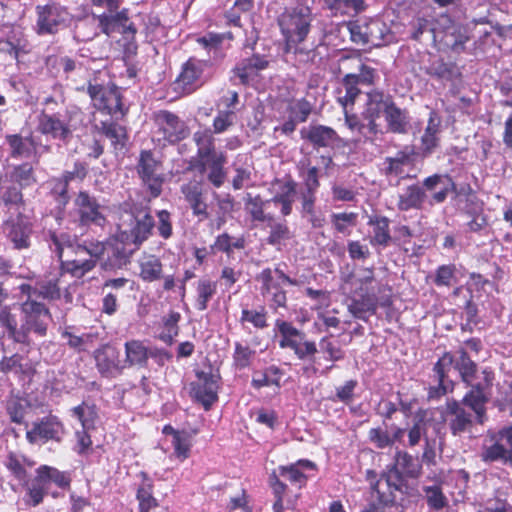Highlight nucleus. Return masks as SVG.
I'll return each instance as SVG.
<instances>
[{
    "label": "nucleus",
    "mask_w": 512,
    "mask_h": 512,
    "mask_svg": "<svg viewBox=\"0 0 512 512\" xmlns=\"http://www.w3.org/2000/svg\"><path fill=\"white\" fill-rule=\"evenodd\" d=\"M452 366L465 385H471L473 381L477 380L478 365L471 359L465 348L460 347L456 351V356L445 352L433 366L431 378L436 384L428 387V400H439L454 390V382L448 377Z\"/></svg>",
    "instance_id": "obj_1"
},
{
    "label": "nucleus",
    "mask_w": 512,
    "mask_h": 512,
    "mask_svg": "<svg viewBox=\"0 0 512 512\" xmlns=\"http://www.w3.org/2000/svg\"><path fill=\"white\" fill-rule=\"evenodd\" d=\"M193 140L197 146L194 167L205 175L213 187L220 188L227 178L226 153L216 150L215 138L210 129L196 131Z\"/></svg>",
    "instance_id": "obj_2"
},
{
    "label": "nucleus",
    "mask_w": 512,
    "mask_h": 512,
    "mask_svg": "<svg viewBox=\"0 0 512 512\" xmlns=\"http://www.w3.org/2000/svg\"><path fill=\"white\" fill-rule=\"evenodd\" d=\"M77 253H89L98 257L101 261V268L105 271H115L122 269L128 263L136 248L131 245L119 233L108 238L106 241L84 240L81 246H78Z\"/></svg>",
    "instance_id": "obj_3"
},
{
    "label": "nucleus",
    "mask_w": 512,
    "mask_h": 512,
    "mask_svg": "<svg viewBox=\"0 0 512 512\" xmlns=\"http://www.w3.org/2000/svg\"><path fill=\"white\" fill-rule=\"evenodd\" d=\"M50 320V310L44 303L23 301L20 304V326L17 328L16 343L30 346L31 334L40 338L45 337Z\"/></svg>",
    "instance_id": "obj_4"
},
{
    "label": "nucleus",
    "mask_w": 512,
    "mask_h": 512,
    "mask_svg": "<svg viewBox=\"0 0 512 512\" xmlns=\"http://www.w3.org/2000/svg\"><path fill=\"white\" fill-rule=\"evenodd\" d=\"M313 21L312 8L304 3L285 8L278 17V25L285 43L311 39Z\"/></svg>",
    "instance_id": "obj_5"
},
{
    "label": "nucleus",
    "mask_w": 512,
    "mask_h": 512,
    "mask_svg": "<svg viewBox=\"0 0 512 512\" xmlns=\"http://www.w3.org/2000/svg\"><path fill=\"white\" fill-rule=\"evenodd\" d=\"M118 227V233L137 249L150 236L154 227V219L142 209L126 212Z\"/></svg>",
    "instance_id": "obj_6"
},
{
    "label": "nucleus",
    "mask_w": 512,
    "mask_h": 512,
    "mask_svg": "<svg viewBox=\"0 0 512 512\" xmlns=\"http://www.w3.org/2000/svg\"><path fill=\"white\" fill-rule=\"evenodd\" d=\"M487 437L492 443L482 447L481 460L485 463L501 462L512 468V424L498 431H488Z\"/></svg>",
    "instance_id": "obj_7"
},
{
    "label": "nucleus",
    "mask_w": 512,
    "mask_h": 512,
    "mask_svg": "<svg viewBox=\"0 0 512 512\" xmlns=\"http://www.w3.org/2000/svg\"><path fill=\"white\" fill-rule=\"evenodd\" d=\"M36 16L34 29L39 36L56 34L66 28L71 20L68 9L55 2L36 6Z\"/></svg>",
    "instance_id": "obj_8"
},
{
    "label": "nucleus",
    "mask_w": 512,
    "mask_h": 512,
    "mask_svg": "<svg viewBox=\"0 0 512 512\" xmlns=\"http://www.w3.org/2000/svg\"><path fill=\"white\" fill-rule=\"evenodd\" d=\"M87 93L96 109L116 120L123 118L128 108L122 103L121 92L117 87L107 89L99 84L89 83Z\"/></svg>",
    "instance_id": "obj_9"
},
{
    "label": "nucleus",
    "mask_w": 512,
    "mask_h": 512,
    "mask_svg": "<svg viewBox=\"0 0 512 512\" xmlns=\"http://www.w3.org/2000/svg\"><path fill=\"white\" fill-rule=\"evenodd\" d=\"M64 220V211L62 209L51 212L43 217L44 230H46V241L49 248L53 251L59 260L63 257L64 248L71 251L75 247V239L69 233L60 232L58 229L61 227Z\"/></svg>",
    "instance_id": "obj_10"
},
{
    "label": "nucleus",
    "mask_w": 512,
    "mask_h": 512,
    "mask_svg": "<svg viewBox=\"0 0 512 512\" xmlns=\"http://www.w3.org/2000/svg\"><path fill=\"white\" fill-rule=\"evenodd\" d=\"M153 120L156 126V135L158 140H163L170 144H175L189 135V128L183 120L176 114L159 110L153 114Z\"/></svg>",
    "instance_id": "obj_11"
},
{
    "label": "nucleus",
    "mask_w": 512,
    "mask_h": 512,
    "mask_svg": "<svg viewBox=\"0 0 512 512\" xmlns=\"http://www.w3.org/2000/svg\"><path fill=\"white\" fill-rule=\"evenodd\" d=\"M423 184L429 192H433L440 187L439 191L431 195V204L443 203L449 193H454L457 197H468L472 194L473 190L469 184L456 185L453 179L448 174H433L423 180Z\"/></svg>",
    "instance_id": "obj_12"
},
{
    "label": "nucleus",
    "mask_w": 512,
    "mask_h": 512,
    "mask_svg": "<svg viewBox=\"0 0 512 512\" xmlns=\"http://www.w3.org/2000/svg\"><path fill=\"white\" fill-rule=\"evenodd\" d=\"M443 420L453 436H462L472 430L475 415L467 411L456 399H449L442 413Z\"/></svg>",
    "instance_id": "obj_13"
},
{
    "label": "nucleus",
    "mask_w": 512,
    "mask_h": 512,
    "mask_svg": "<svg viewBox=\"0 0 512 512\" xmlns=\"http://www.w3.org/2000/svg\"><path fill=\"white\" fill-rule=\"evenodd\" d=\"M2 231L17 250L28 249L31 245L32 223L23 213L10 215L2 223Z\"/></svg>",
    "instance_id": "obj_14"
},
{
    "label": "nucleus",
    "mask_w": 512,
    "mask_h": 512,
    "mask_svg": "<svg viewBox=\"0 0 512 512\" xmlns=\"http://www.w3.org/2000/svg\"><path fill=\"white\" fill-rule=\"evenodd\" d=\"M64 433V426L58 417L48 415L33 422L32 428L26 432V439L30 444H45L48 441L60 442Z\"/></svg>",
    "instance_id": "obj_15"
},
{
    "label": "nucleus",
    "mask_w": 512,
    "mask_h": 512,
    "mask_svg": "<svg viewBox=\"0 0 512 512\" xmlns=\"http://www.w3.org/2000/svg\"><path fill=\"white\" fill-rule=\"evenodd\" d=\"M93 357L98 372L104 378H116L126 368V362L121 359L120 350L111 344H104L97 348Z\"/></svg>",
    "instance_id": "obj_16"
},
{
    "label": "nucleus",
    "mask_w": 512,
    "mask_h": 512,
    "mask_svg": "<svg viewBox=\"0 0 512 512\" xmlns=\"http://www.w3.org/2000/svg\"><path fill=\"white\" fill-rule=\"evenodd\" d=\"M160 162L155 159L151 150H142L136 166L137 173L146 184L153 197H158L162 191L163 177L159 173Z\"/></svg>",
    "instance_id": "obj_17"
},
{
    "label": "nucleus",
    "mask_w": 512,
    "mask_h": 512,
    "mask_svg": "<svg viewBox=\"0 0 512 512\" xmlns=\"http://www.w3.org/2000/svg\"><path fill=\"white\" fill-rule=\"evenodd\" d=\"M98 20L101 32L107 36L114 32H121L127 39H134L137 28L134 23L129 21L128 9H122L116 12H105L100 15L93 14Z\"/></svg>",
    "instance_id": "obj_18"
},
{
    "label": "nucleus",
    "mask_w": 512,
    "mask_h": 512,
    "mask_svg": "<svg viewBox=\"0 0 512 512\" xmlns=\"http://www.w3.org/2000/svg\"><path fill=\"white\" fill-rule=\"evenodd\" d=\"M197 381L191 383V395L207 411L218 400V377L212 373L198 371Z\"/></svg>",
    "instance_id": "obj_19"
},
{
    "label": "nucleus",
    "mask_w": 512,
    "mask_h": 512,
    "mask_svg": "<svg viewBox=\"0 0 512 512\" xmlns=\"http://www.w3.org/2000/svg\"><path fill=\"white\" fill-rule=\"evenodd\" d=\"M76 213L79 223L83 226L91 224L103 226L106 218L96 198L86 191H80L75 199Z\"/></svg>",
    "instance_id": "obj_20"
},
{
    "label": "nucleus",
    "mask_w": 512,
    "mask_h": 512,
    "mask_svg": "<svg viewBox=\"0 0 512 512\" xmlns=\"http://www.w3.org/2000/svg\"><path fill=\"white\" fill-rule=\"evenodd\" d=\"M300 135L314 148H335L342 144L341 137L332 127L321 124H310L303 127L300 130Z\"/></svg>",
    "instance_id": "obj_21"
},
{
    "label": "nucleus",
    "mask_w": 512,
    "mask_h": 512,
    "mask_svg": "<svg viewBox=\"0 0 512 512\" xmlns=\"http://www.w3.org/2000/svg\"><path fill=\"white\" fill-rule=\"evenodd\" d=\"M417 153L414 146L406 145L401 150L397 151L394 156H389L384 159V174L386 176H400L401 178H414L409 174H405L406 167L414 166Z\"/></svg>",
    "instance_id": "obj_22"
},
{
    "label": "nucleus",
    "mask_w": 512,
    "mask_h": 512,
    "mask_svg": "<svg viewBox=\"0 0 512 512\" xmlns=\"http://www.w3.org/2000/svg\"><path fill=\"white\" fill-rule=\"evenodd\" d=\"M291 349L298 359L308 361L302 368L303 373L308 377H313L318 374L325 376L333 368V365H330L320 370V362L316 357L318 349L314 341L300 340Z\"/></svg>",
    "instance_id": "obj_23"
},
{
    "label": "nucleus",
    "mask_w": 512,
    "mask_h": 512,
    "mask_svg": "<svg viewBox=\"0 0 512 512\" xmlns=\"http://www.w3.org/2000/svg\"><path fill=\"white\" fill-rule=\"evenodd\" d=\"M347 26L350 32V38L356 44H375V41L381 38L380 35H378V33H381V24L377 20L366 18L357 19L350 21Z\"/></svg>",
    "instance_id": "obj_24"
},
{
    "label": "nucleus",
    "mask_w": 512,
    "mask_h": 512,
    "mask_svg": "<svg viewBox=\"0 0 512 512\" xmlns=\"http://www.w3.org/2000/svg\"><path fill=\"white\" fill-rule=\"evenodd\" d=\"M82 244L83 242L76 243L75 247H73L71 252L74 254V258L60 260V268L62 272L68 273L75 278L84 277L87 273L92 271L99 262L98 257L89 255V253H77L76 248Z\"/></svg>",
    "instance_id": "obj_25"
},
{
    "label": "nucleus",
    "mask_w": 512,
    "mask_h": 512,
    "mask_svg": "<svg viewBox=\"0 0 512 512\" xmlns=\"http://www.w3.org/2000/svg\"><path fill=\"white\" fill-rule=\"evenodd\" d=\"M180 191L192 210V214L203 221L209 218L208 206L204 200L203 186L198 181L184 183Z\"/></svg>",
    "instance_id": "obj_26"
},
{
    "label": "nucleus",
    "mask_w": 512,
    "mask_h": 512,
    "mask_svg": "<svg viewBox=\"0 0 512 512\" xmlns=\"http://www.w3.org/2000/svg\"><path fill=\"white\" fill-rule=\"evenodd\" d=\"M268 65L269 60L266 56L254 53L250 57L241 59L233 68V73L239 79L240 84L247 85Z\"/></svg>",
    "instance_id": "obj_27"
},
{
    "label": "nucleus",
    "mask_w": 512,
    "mask_h": 512,
    "mask_svg": "<svg viewBox=\"0 0 512 512\" xmlns=\"http://www.w3.org/2000/svg\"><path fill=\"white\" fill-rule=\"evenodd\" d=\"M32 46L20 28H9L5 37L0 38V52H5L18 59L21 55L31 52Z\"/></svg>",
    "instance_id": "obj_28"
},
{
    "label": "nucleus",
    "mask_w": 512,
    "mask_h": 512,
    "mask_svg": "<svg viewBox=\"0 0 512 512\" xmlns=\"http://www.w3.org/2000/svg\"><path fill=\"white\" fill-rule=\"evenodd\" d=\"M368 226L371 228L369 242L373 247L385 249L393 243L390 231V219L384 215L372 214L368 217Z\"/></svg>",
    "instance_id": "obj_29"
},
{
    "label": "nucleus",
    "mask_w": 512,
    "mask_h": 512,
    "mask_svg": "<svg viewBox=\"0 0 512 512\" xmlns=\"http://www.w3.org/2000/svg\"><path fill=\"white\" fill-rule=\"evenodd\" d=\"M271 192L274 194L269 200L274 204L281 205V214L288 216L292 212V204L296 194V182L292 179L275 180L271 185Z\"/></svg>",
    "instance_id": "obj_30"
},
{
    "label": "nucleus",
    "mask_w": 512,
    "mask_h": 512,
    "mask_svg": "<svg viewBox=\"0 0 512 512\" xmlns=\"http://www.w3.org/2000/svg\"><path fill=\"white\" fill-rule=\"evenodd\" d=\"M203 62L190 58L182 66L181 72L176 78V84L184 93H191L202 85Z\"/></svg>",
    "instance_id": "obj_31"
},
{
    "label": "nucleus",
    "mask_w": 512,
    "mask_h": 512,
    "mask_svg": "<svg viewBox=\"0 0 512 512\" xmlns=\"http://www.w3.org/2000/svg\"><path fill=\"white\" fill-rule=\"evenodd\" d=\"M393 102L394 98L389 93L373 89L366 93V101L362 116L364 118L379 119L381 115L386 114Z\"/></svg>",
    "instance_id": "obj_32"
},
{
    "label": "nucleus",
    "mask_w": 512,
    "mask_h": 512,
    "mask_svg": "<svg viewBox=\"0 0 512 512\" xmlns=\"http://www.w3.org/2000/svg\"><path fill=\"white\" fill-rule=\"evenodd\" d=\"M426 187L422 183L407 186L398 196L397 208L399 211L421 210L427 199Z\"/></svg>",
    "instance_id": "obj_33"
},
{
    "label": "nucleus",
    "mask_w": 512,
    "mask_h": 512,
    "mask_svg": "<svg viewBox=\"0 0 512 512\" xmlns=\"http://www.w3.org/2000/svg\"><path fill=\"white\" fill-rule=\"evenodd\" d=\"M442 119L440 115L432 110L429 113L426 128L421 136V149L424 155L431 154L439 145Z\"/></svg>",
    "instance_id": "obj_34"
},
{
    "label": "nucleus",
    "mask_w": 512,
    "mask_h": 512,
    "mask_svg": "<svg viewBox=\"0 0 512 512\" xmlns=\"http://www.w3.org/2000/svg\"><path fill=\"white\" fill-rule=\"evenodd\" d=\"M38 127L42 134L50 135L54 139L66 140L71 135L68 125L58 114H41Z\"/></svg>",
    "instance_id": "obj_35"
},
{
    "label": "nucleus",
    "mask_w": 512,
    "mask_h": 512,
    "mask_svg": "<svg viewBox=\"0 0 512 512\" xmlns=\"http://www.w3.org/2000/svg\"><path fill=\"white\" fill-rule=\"evenodd\" d=\"M391 464L407 479H417L422 473V464L418 457L407 451L397 449Z\"/></svg>",
    "instance_id": "obj_36"
},
{
    "label": "nucleus",
    "mask_w": 512,
    "mask_h": 512,
    "mask_svg": "<svg viewBox=\"0 0 512 512\" xmlns=\"http://www.w3.org/2000/svg\"><path fill=\"white\" fill-rule=\"evenodd\" d=\"M22 190L16 184L6 180L5 176L0 173V206L7 210L19 209L24 206Z\"/></svg>",
    "instance_id": "obj_37"
},
{
    "label": "nucleus",
    "mask_w": 512,
    "mask_h": 512,
    "mask_svg": "<svg viewBox=\"0 0 512 512\" xmlns=\"http://www.w3.org/2000/svg\"><path fill=\"white\" fill-rule=\"evenodd\" d=\"M387 130L394 134H407L410 129V115L407 109L398 107L395 103L384 115Z\"/></svg>",
    "instance_id": "obj_38"
},
{
    "label": "nucleus",
    "mask_w": 512,
    "mask_h": 512,
    "mask_svg": "<svg viewBox=\"0 0 512 512\" xmlns=\"http://www.w3.org/2000/svg\"><path fill=\"white\" fill-rule=\"evenodd\" d=\"M489 399V395L467 391L463 398L458 400V402L462 403V406L465 408H470L475 415L476 423L483 425L488 418L486 404L489 402Z\"/></svg>",
    "instance_id": "obj_39"
},
{
    "label": "nucleus",
    "mask_w": 512,
    "mask_h": 512,
    "mask_svg": "<svg viewBox=\"0 0 512 512\" xmlns=\"http://www.w3.org/2000/svg\"><path fill=\"white\" fill-rule=\"evenodd\" d=\"M423 69L427 75L441 82L453 81L460 75L454 63L445 62L441 58L433 59L429 65L425 66Z\"/></svg>",
    "instance_id": "obj_40"
},
{
    "label": "nucleus",
    "mask_w": 512,
    "mask_h": 512,
    "mask_svg": "<svg viewBox=\"0 0 512 512\" xmlns=\"http://www.w3.org/2000/svg\"><path fill=\"white\" fill-rule=\"evenodd\" d=\"M317 47L318 44L315 40L295 41L294 43H285L284 52L293 54L296 61L306 64L315 60Z\"/></svg>",
    "instance_id": "obj_41"
},
{
    "label": "nucleus",
    "mask_w": 512,
    "mask_h": 512,
    "mask_svg": "<svg viewBox=\"0 0 512 512\" xmlns=\"http://www.w3.org/2000/svg\"><path fill=\"white\" fill-rule=\"evenodd\" d=\"M360 93L361 90L359 85L356 84L354 74H346L341 80V86L337 88V100L346 110L349 106L354 105Z\"/></svg>",
    "instance_id": "obj_42"
},
{
    "label": "nucleus",
    "mask_w": 512,
    "mask_h": 512,
    "mask_svg": "<svg viewBox=\"0 0 512 512\" xmlns=\"http://www.w3.org/2000/svg\"><path fill=\"white\" fill-rule=\"evenodd\" d=\"M6 180L12 182L22 189L34 185L37 180L34 169L30 163H22L12 167L11 171L3 174Z\"/></svg>",
    "instance_id": "obj_43"
},
{
    "label": "nucleus",
    "mask_w": 512,
    "mask_h": 512,
    "mask_svg": "<svg viewBox=\"0 0 512 512\" xmlns=\"http://www.w3.org/2000/svg\"><path fill=\"white\" fill-rule=\"evenodd\" d=\"M5 139L10 148V156L14 159L29 158L35 152L36 147L30 137L9 134L6 135Z\"/></svg>",
    "instance_id": "obj_44"
},
{
    "label": "nucleus",
    "mask_w": 512,
    "mask_h": 512,
    "mask_svg": "<svg viewBox=\"0 0 512 512\" xmlns=\"http://www.w3.org/2000/svg\"><path fill=\"white\" fill-rule=\"evenodd\" d=\"M100 132L110 139L116 153L123 152L126 149L128 136L125 127L114 122L103 121L101 122Z\"/></svg>",
    "instance_id": "obj_45"
},
{
    "label": "nucleus",
    "mask_w": 512,
    "mask_h": 512,
    "mask_svg": "<svg viewBox=\"0 0 512 512\" xmlns=\"http://www.w3.org/2000/svg\"><path fill=\"white\" fill-rule=\"evenodd\" d=\"M125 347V359L123 362H126V367L128 366H146L149 354L148 348L143 344V342L139 340H130L127 341L124 345Z\"/></svg>",
    "instance_id": "obj_46"
},
{
    "label": "nucleus",
    "mask_w": 512,
    "mask_h": 512,
    "mask_svg": "<svg viewBox=\"0 0 512 512\" xmlns=\"http://www.w3.org/2000/svg\"><path fill=\"white\" fill-rule=\"evenodd\" d=\"M22 360L23 357L19 354H14L10 357L5 356L0 361V371L4 373L14 372L19 376L30 379L34 375L35 370L31 364L23 363Z\"/></svg>",
    "instance_id": "obj_47"
},
{
    "label": "nucleus",
    "mask_w": 512,
    "mask_h": 512,
    "mask_svg": "<svg viewBox=\"0 0 512 512\" xmlns=\"http://www.w3.org/2000/svg\"><path fill=\"white\" fill-rule=\"evenodd\" d=\"M276 327L281 335L279 346L281 348H292L300 340L305 339V334L294 327L290 322L284 320H277Z\"/></svg>",
    "instance_id": "obj_48"
},
{
    "label": "nucleus",
    "mask_w": 512,
    "mask_h": 512,
    "mask_svg": "<svg viewBox=\"0 0 512 512\" xmlns=\"http://www.w3.org/2000/svg\"><path fill=\"white\" fill-rule=\"evenodd\" d=\"M217 290V283L208 278L199 279L196 283V301L195 307L199 311H205L208 308L209 301L213 298Z\"/></svg>",
    "instance_id": "obj_49"
},
{
    "label": "nucleus",
    "mask_w": 512,
    "mask_h": 512,
    "mask_svg": "<svg viewBox=\"0 0 512 512\" xmlns=\"http://www.w3.org/2000/svg\"><path fill=\"white\" fill-rule=\"evenodd\" d=\"M48 485L46 484L45 478L40 473L39 468L36 470V476L27 487V498L25 502L31 506H38L47 493Z\"/></svg>",
    "instance_id": "obj_50"
},
{
    "label": "nucleus",
    "mask_w": 512,
    "mask_h": 512,
    "mask_svg": "<svg viewBox=\"0 0 512 512\" xmlns=\"http://www.w3.org/2000/svg\"><path fill=\"white\" fill-rule=\"evenodd\" d=\"M144 481L139 486L136 498L139 502V512H150L151 509L158 507V501L153 496V484L143 473Z\"/></svg>",
    "instance_id": "obj_51"
},
{
    "label": "nucleus",
    "mask_w": 512,
    "mask_h": 512,
    "mask_svg": "<svg viewBox=\"0 0 512 512\" xmlns=\"http://www.w3.org/2000/svg\"><path fill=\"white\" fill-rule=\"evenodd\" d=\"M268 203L269 200L264 201L259 195L253 197L248 194L245 199V208L253 221L271 222L273 221V216L264 212V207Z\"/></svg>",
    "instance_id": "obj_52"
},
{
    "label": "nucleus",
    "mask_w": 512,
    "mask_h": 512,
    "mask_svg": "<svg viewBox=\"0 0 512 512\" xmlns=\"http://www.w3.org/2000/svg\"><path fill=\"white\" fill-rule=\"evenodd\" d=\"M282 371L275 365L267 367L263 373H255L251 384L254 388L260 389L265 386H276L280 388Z\"/></svg>",
    "instance_id": "obj_53"
},
{
    "label": "nucleus",
    "mask_w": 512,
    "mask_h": 512,
    "mask_svg": "<svg viewBox=\"0 0 512 512\" xmlns=\"http://www.w3.org/2000/svg\"><path fill=\"white\" fill-rule=\"evenodd\" d=\"M378 299L375 294L362 296L354 299L348 306V310L352 315L359 319H364L363 314L369 312L375 314L377 310Z\"/></svg>",
    "instance_id": "obj_54"
},
{
    "label": "nucleus",
    "mask_w": 512,
    "mask_h": 512,
    "mask_svg": "<svg viewBox=\"0 0 512 512\" xmlns=\"http://www.w3.org/2000/svg\"><path fill=\"white\" fill-rule=\"evenodd\" d=\"M162 276L161 261L150 255L140 262V277L147 282L159 280Z\"/></svg>",
    "instance_id": "obj_55"
},
{
    "label": "nucleus",
    "mask_w": 512,
    "mask_h": 512,
    "mask_svg": "<svg viewBox=\"0 0 512 512\" xmlns=\"http://www.w3.org/2000/svg\"><path fill=\"white\" fill-rule=\"evenodd\" d=\"M422 491L430 510L438 511L448 504L440 485H424Z\"/></svg>",
    "instance_id": "obj_56"
},
{
    "label": "nucleus",
    "mask_w": 512,
    "mask_h": 512,
    "mask_svg": "<svg viewBox=\"0 0 512 512\" xmlns=\"http://www.w3.org/2000/svg\"><path fill=\"white\" fill-rule=\"evenodd\" d=\"M410 37L414 41H420L421 37L428 33L432 43L436 42V28L433 20L427 18H417L410 23Z\"/></svg>",
    "instance_id": "obj_57"
},
{
    "label": "nucleus",
    "mask_w": 512,
    "mask_h": 512,
    "mask_svg": "<svg viewBox=\"0 0 512 512\" xmlns=\"http://www.w3.org/2000/svg\"><path fill=\"white\" fill-rule=\"evenodd\" d=\"M37 297L44 300H57L61 297L59 280L57 278L36 281Z\"/></svg>",
    "instance_id": "obj_58"
},
{
    "label": "nucleus",
    "mask_w": 512,
    "mask_h": 512,
    "mask_svg": "<svg viewBox=\"0 0 512 512\" xmlns=\"http://www.w3.org/2000/svg\"><path fill=\"white\" fill-rule=\"evenodd\" d=\"M71 411L72 416L76 417L81 422L82 428L90 429L94 427V422L97 418V409L94 404L82 402Z\"/></svg>",
    "instance_id": "obj_59"
},
{
    "label": "nucleus",
    "mask_w": 512,
    "mask_h": 512,
    "mask_svg": "<svg viewBox=\"0 0 512 512\" xmlns=\"http://www.w3.org/2000/svg\"><path fill=\"white\" fill-rule=\"evenodd\" d=\"M181 319L179 312L170 311V313L163 318V331L160 334V339L166 344L171 345L174 338L179 333L178 323Z\"/></svg>",
    "instance_id": "obj_60"
},
{
    "label": "nucleus",
    "mask_w": 512,
    "mask_h": 512,
    "mask_svg": "<svg viewBox=\"0 0 512 512\" xmlns=\"http://www.w3.org/2000/svg\"><path fill=\"white\" fill-rule=\"evenodd\" d=\"M380 479L386 483L385 487L388 490L392 489L398 494H402L406 487L407 478L392 465L387 467V470L381 475Z\"/></svg>",
    "instance_id": "obj_61"
},
{
    "label": "nucleus",
    "mask_w": 512,
    "mask_h": 512,
    "mask_svg": "<svg viewBox=\"0 0 512 512\" xmlns=\"http://www.w3.org/2000/svg\"><path fill=\"white\" fill-rule=\"evenodd\" d=\"M327 9L334 15L346 14L349 10L361 12L364 10V0H323Z\"/></svg>",
    "instance_id": "obj_62"
},
{
    "label": "nucleus",
    "mask_w": 512,
    "mask_h": 512,
    "mask_svg": "<svg viewBox=\"0 0 512 512\" xmlns=\"http://www.w3.org/2000/svg\"><path fill=\"white\" fill-rule=\"evenodd\" d=\"M245 247V240L242 237L234 238L228 233H223L217 236L212 248L226 253L228 256L231 255L233 249H243Z\"/></svg>",
    "instance_id": "obj_63"
},
{
    "label": "nucleus",
    "mask_w": 512,
    "mask_h": 512,
    "mask_svg": "<svg viewBox=\"0 0 512 512\" xmlns=\"http://www.w3.org/2000/svg\"><path fill=\"white\" fill-rule=\"evenodd\" d=\"M357 217V213L354 212L333 213L331 223L337 232L348 234L349 228L356 225Z\"/></svg>",
    "instance_id": "obj_64"
}]
</instances>
